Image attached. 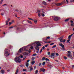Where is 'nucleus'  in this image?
Here are the masks:
<instances>
[{
  "label": "nucleus",
  "mask_w": 74,
  "mask_h": 74,
  "mask_svg": "<svg viewBox=\"0 0 74 74\" xmlns=\"http://www.w3.org/2000/svg\"><path fill=\"white\" fill-rule=\"evenodd\" d=\"M32 45H33L34 47H35V49L37 51L36 53H38L39 49H40V47H41V44L40 43V42L38 41H35L34 42L32 43L31 45L29 44L27 46L24 47L23 48H27V47H29V46H32Z\"/></svg>",
  "instance_id": "f257e3e1"
},
{
  "label": "nucleus",
  "mask_w": 74,
  "mask_h": 74,
  "mask_svg": "<svg viewBox=\"0 0 74 74\" xmlns=\"http://www.w3.org/2000/svg\"><path fill=\"white\" fill-rule=\"evenodd\" d=\"M14 61L16 63H21V60L19 59V57H16L14 58Z\"/></svg>",
  "instance_id": "f03ea898"
},
{
  "label": "nucleus",
  "mask_w": 74,
  "mask_h": 74,
  "mask_svg": "<svg viewBox=\"0 0 74 74\" xmlns=\"http://www.w3.org/2000/svg\"><path fill=\"white\" fill-rule=\"evenodd\" d=\"M53 18L54 19L55 21H58V20H59V18L56 16H53Z\"/></svg>",
  "instance_id": "7ed1b4c3"
},
{
  "label": "nucleus",
  "mask_w": 74,
  "mask_h": 74,
  "mask_svg": "<svg viewBox=\"0 0 74 74\" xmlns=\"http://www.w3.org/2000/svg\"><path fill=\"white\" fill-rule=\"evenodd\" d=\"M30 60H27V62H26V66L27 67L28 69H29V67H28V66H29V62L30 61Z\"/></svg>",
  "instance_id": "20e7f679"
},
{
  "label": "nucleus",
  "mask_w": 74,
  "mask_h": 74,
  "mask_svg": "<svg viewBox=\"0 0 74 74\" xmlns=\"http://www.w3.org/2000/svg\"><path fill=\"white\" fill-rule=\"evenodd\" d=\"M59 45L60 46V47H61L62 48H63L62 50L64 51V45H63L62 44H59Z\"/></svg>",
  "instance_id": "39448f33"
},
{
  "label": "nucleus",
  "mask_w": 74,
  "mask_h": 74,
  "mask_svg": "<svg viewBox=\"0 0 74 74\" xmlns=\"http://www.w3.org/2000/svg\"><path fill=\"white\" fill-rule=\"evenodd\" d=\"M8 20L6 21V25H8V22H10V18H8Z\"/></svg>",
  "instance_id": "423d86ee"
},
{
  "label": "nucleus",
  "mask_w": 74,
  "mask_h": 74,
  "mask_svg": "<svg viewBox=\"0 0 74 74\" xmlns=\"http://www.w3.org/2000/svg\"><path fill=\"white\" fill-rule=\"evenodd\" d=\"M10 54V53L8 52V51L5 52L4 53L5 56H9V55Z\"/></svg>",
  "instance_id": "0eeeda50"
},
{
  "label": "nucleus",
  "mask_w": 74,
  "mask_h": 74,
  "mask_svg": "<svg viewBox=\"0 0 74 74\" xmlns=\"http://www.w3.org/2000/svg\"><path fill=\"white\" fill-rule=\"evenodd\" d=\"M60 42H63L64 43L65 42V41H66V40L65 39H63L62 38L60 39Z\"/></svg>",
  "instance_id": "6e6552de"
},
{
  "label": "nucleus",
  "mask_w": 74,
  "mask_h": 74,
  "mask_svg": "<svg viewBox=\"0 0 74 74\" xmlns=\"http://www.w3.org/2000/svg\"><path fill=\"white\" fill-rule=\"evenodd\" d=\"M67 57H70V58L71 59L73 60V57H72V56H71V55L70 54H68L67 55Z\"/></svg>",
  "instance_id": "1a4fd4ad"
},
{
  "label": "nucleus",
  "mask_w": 74,
  "mask_h": 74,
  "mask_svg": "<svg viewBox=\"0 0 74 74\" xmlns=\"http://www.w3.org/2000/svg\"><path fill=\"white\" fill-rule=\"evenodd\" d=\"M54 55V53H51V55H50L51 58H54V57H55Z\"/></svg>",
  "instance_id": "9d476101"
},
{
  "label": "nucleus",
  "mask_w": 74,
  "mask_h": 74,
  "mask_svg": "<svg viewBox=\"0 0 74 74\" xmlns=\"http://www.w3.org/2000/svg\"><path fill=\"white\" fill-rule=\"evenodd\" d=\"M23 51V48H21L18 51L20 53H21V52H22V51Z\"/></svg>",
  "instance_id": "9b49d317"
},
{
  "label": "nucleus",
  "mask_w": 74,
  "mask_h": 74,
  "mask_svg": "<svg viewBox=\"0 0 74 74\" xmlns=\"http://www.w3.org/2000/svg\"><path fill=\"white\" fill-rule=\"evenodd\" d=\"M40 71H42L43 72H44L45 71V69H44L43 68H42L40 70Z\"/></svg>",
  "instance_id": "f8f14e48"
},
{
  "label": "nucleus",
  "mask_w": 74,
  "mask_h": 74,
  "mask_svg": "<svg viewBox=\"0 0 74 74\" xmlns=\"http://www.w3.org/2000/svg\"><path fill=\"white\" fill-rule=\"evenodd\" d=\"M29 68L30 69V71H32V70H33V68L32 67V66H30L29 67Z\"/></svg>",
  "instance_id": "ddd939ff"
},
{
  "label": "nucleus",
  "mask_w": 74,
  "mask_h": 74,
  "mask_svg": "<svg viewBox=\"0 0 74 74\" xmlns=\"http://www.w3.org/2000/svg\"><path fill=\"white\" fill-rule=\"evenodd\" d=\"M62 4H63L62 3H57L56 4V5H57L58 6H59V5H62Z\"/></svg>",
  "instance_id": "4468645a"
},
{
  "label": "nucleus",
  "mask_w": 74,
  "mask_h": 74,
  "mask_svg": "<svg viewBox=\"0 0 74 74\" xmlns=\"http://www.w3.org/2000/svg\"><path fill=\"white\" fill-rule=\"evenodd\" d=\"M1 74H4V70H2L1 71Z\"/></svg>",
  "instance_id": "2eb2a0df"
},
{
  "label": "nucleus",
  "mask_w": 74,
  "mask_h": 74,
  "mask_svg": "<svg viewBox=\"0 0 74 74\" xmlns=\"http://www.w3.org/2000/svg\"><path fill=\"white\" fill-rule=\"evenodd\" d=\"M18 57H19V58H23V55H22L21 54Z\"/></svg>",
  "instance_id": "dca6fc26"
},
{
  "label": "nucleus",
  "mask_w": 74,
  "mask_h": 74,
  "mask_svg": "<svg viewBox=\"0 0 74 74\" xmlns=\"http://www.w3.org/2000/svg\"><path fill=\"white\" fill-rule=\"evenodd\" d=\"M18 71H19V70L18 69H17L16 72L15 74H18Z\"/></svg>",
  "instance_id": "f3484780"
},
{
  "label": "nucleus",
  "mask_w": 74,
  "mask_h": 74,
  "mask_svg": "<svg viewBox=\"0 0 74 74\" xmlns=\"http://www.w3.org/2000/svg\"><path fill=\"white\" fill-rule=\"evenodd\" d=\"M38 16L39 17L41 16V12H39L38 13Z\"/></svg>",
  "instance_id": "a211bd4d"
},
{
  "label": "nucleus",
  "mask_w": 74,
  "mask_h": 74,
  "mask_svg": "<svg viewBox=\"0 0 74 74\" xmlns=\"http://www.w3.org/2000/svg\"><path fill=\"white\" fill-rule=\"evenodd\" d=\"M48 66L49 67H50V68H51V67H52V65L48 64Z\"/></svg>",
  "instance_id": "6ab92c4d"
},
{
  "label": "nucleus",
  "mask_w": 74,
  "mask_h": 74,
  "mask_svg": "<svg viewBox=\"0 0 74 74\" xmlns=\"http://www.w3.org/2000/svg\"><path fill=\"white\" fill-rule=\"evenodd\" d=\"M35 63V61H33L31 62V64H34Z\"/></svg>",
  "instance_id": "aec40b11"
},
{
  "label": "nucleus",
  "mask_w": 74,
  "mask_h": 74,
  "mask_svg": "<svg viewBox=\"0 0 74 74\" xmlns=\"http://www.w3.org/2000/svg\"><path fill=\"white\" fill-rule=\"evenodd\" d=\"M42 3L43 4H45V5H47V3L44 1H43Z\"/></svg>",
  "instance_id": "412c9836"
},
{
  "label": "nucleus",
  "mask_w": 74,
  "mask_h": 74,
  "mask_svg": "<svg viewBox=\"0 0 74 74\" xmlns=\"http://www.w3.org/2000/svg\"><path fill=\"white\" fill-rule=\"evenodd\" d=\"M23 55H25V56L27 55V53H26V52L23 53Z\"/></svg>",
  "instance_id": "4be33fe9"
},
{
  "label": "nucleus",
  "mask_w": 74,
  "mask_h": 74,
  "mask_svg": "<svg viewBox=\"0 0 74 74\" xmlns=\"http://www.w3.org/2000/svg\"><path fill=\"white\" fill-rule=\"evenodd\" d=\"M45 62H44L42 63V65H43V66H45Z\"/></svg>",
  "instance_id": "5701e85b"
},
{
  "label": "nucleus",
  "mask_w": 74,
  "mask_h": 74,
  "mask_svg": "<svg viewBox=\"0 0 74 74\" xmlns=\"http://www.w3.org/2000/svg\"><path fill=\"white\" fill-rule=\"evenodd\" d=\"M34 21L35 23L36 24L37 23V20H35Z\"/></svg>",
  "instance_id": "b1692460"
},
{
  "label": "nucleus",
  "mask_w": 74,
  "mask_h": 74,
  "mask_svg": "<svg viewBox=\"0 0 74 74\" xmlns=\"http://www.w3.org/2000/svg\"><path fill=\"white\" fill-rule=\"evenodd\" d=\"M41 12V10H38L36 11V13H38V12Z\"/></svg>",
  "instance_id": "393cba45"
},
{
  "label": "nucleus",
  "mask_w": 74,
  "mask_h": 74,
  "mask_svg": "<svg viewBox=\"0 0 74 74\" xmlns=\"http://www.w3.org/2000/svg\"><path fill=\"white\" fill-rule=\"evenodd\" d=\"M46 59V58H45L44 57H43V58H42V60H45Z\"/></svg>",
  "instance_id": "a878e982"
},
{
  "label": "nucleus",
  "mask_w": 74,
  "mask_h": 74,
  "mask_svg": "<svg viewBox=\"0 0 74 74\" xmlns=\"http://www.w3.org/2000/svg\"><path fill=\"white\" fill-rule=\"evenodd\" d=\"M38 73V70H36L35 71V74H37Z\"/></svg>",
  "instance_id": "bb28decb"
},
{
  "label": "nucleus",
  "mask_w": 74,
  "mask_h": 74,
  "mask_svg": "<svg viewBox=\"0 0 74 74\" xmlns=\"http://www.w3.org/2000/svg\"><path fill=\"white\" fill-rule=\"evenodd\" d=\"M45 60H46V61H49V60L48 59L46 58V59H45Z\"/></svg>",
  "instance_id": "cd10ccee"
},
{
  "label": "nucleus",
  "mask_w": 74,
  "mask_h": 74,
  "mask_svg": "<svg viewBox=\"0 0 74 74\" xmlns=\"http://www.w3.org/2000/svg\"><path fill=\"white\" fill-rule=\"evenodd\" d=\"M4 12H2L1 13V15H2V16L4 15Z\"/></svg>",
  "instance_id": "c85d7f7f"
},
{
  "label": "nucleus",
  "mask_w": 74,
  "mask_h": 74,
  "mask_svg": "<svg viewBox=\"0 0 74 74\" xmlns=\"http://www.w3.org/2000/svg\"><path fill=\"white\" fill-rule=\"evenodd\" d=\"M3 0H1L0 2V4H2V3H3Z\"/></svg>",
  "instance_id": "c756f323"
},
{
  "label": "nucleus",
  "mask_w": 74,
  "mask_h": 74,
  "mask_svg": "<svg viewBox=\"0 0 74 74\" xmlns=\"http://www.w3.org/2000/svg\"><path fill=\"white\" fill-rule=\"evenodd\" d=\"M70 2H71V3H73L74 2V0H70Z\"/></svg>",
  "instance_id": "7c9ffc66"
},
{
  "label": "nucleus",
  "mask_w": 74,
  "mask_h": 74,
  "mask_svg": "<svg viewBox=\"0 0 74 74\" xmlns=\"http://www.w3.org/2000/svg\"><path fill=\"white\" fill-rule=\"evenodd\" d=\"M28 23H30V24H32V22H31V21H28Z\"/></svg>",
  "instance_id": "2f4dec72"
},
{
  "label": "nucleus",
  "mask_w": 74,
  "mask_h": 74,
  "mask_svg": "<svg viewBox=\"0 0 74 74\" xmlns=\"http://www.w3.org/2000/svg\"><path fill=\"white\" fill-rule=\"evenodd\" d=\"M26 57H24V58L23 59V60H25V59H26Z\"/></svg>",
  "instance_id": "473e14b6"
},
{
  "label": "nucleus",
  "mask_w": 74,
  "mask_h": 74,
  "mask_svg": "<svg viewBox=\"0 0 74 74\" xmlns=\"http://www.w3.org/2000/svg\"><path fill=\"white\" fill-rule=\"evenodd\" d=\"M29 53H30L31 51H30V49H29V50H27Z\"/></svg>",
  "instance_id": "72a5a7b5"
},
{
  "label": "nucleus",
  "mask_w": 74,
  "mask_h": 74,
  "mask_svg": "<svg viewBox=\"0 0 74 74\" xmlns=\"http://www.w3.org/2000/svg\"><path fill=\"white\" fill-rule=\"evenodd\" d=\"M33 48H34L33 47V46H32L31 47H30V49H33Z\"/></svg>",
  "instance_id": "f704fd0d"
},
{
  "label": "nucleus",
  "mask_w": 74,
  "mask_h": 74,
  "mask_svg": "<svg viewBox=\"0 0 74 74\" xmlns=\"http://www.w3.org/2000/svg\"><path fill=\"white\" fill-rule=\"evenodd\" d=\"M47 54L49 55H51V52H48Z\"/></svg>",
  "instance_id": "c9c22d12"
},
{
  "label": "nucleus",
  "mask_w": 74,
  "mask_h": 74,
  "mask_svg": "<svg viewBox=\"0 0 74 74\" xmlns=\"http://www.w3.org/2000/svg\"><path fill=\"white\" fill-rule=\"evenodd\" d=\"M69 20V18H68V19H66L65 20V22H67V21H68Z\"/></svg>",
  "instance_id": "e433bc0d"
},
{
  "label": "nucleus",
  "mask_w": 74,
  "mask_h": 74,
  "mask_svg": "<svg viewBox=\"0 0 74 74\" xmlns=\"http://www.w3.org/2000/svg\"><path fill=\"white\" fill-rule=\"evenodd\" d=\"M13 27H14V26L10 27H9V29H12Z\"/></svg>",
  "instance_id": "4c0bfd02"
},
{
  "label": "nucleus",
  "mask_w": 74,
  "mask_h": 74,
  "mask_svg": "<svg viewBox=\"0 0 74 74\" xmlns=\"http://www.w3.org/2000/svg\"><path fill=\"white\" fill-rule=\"evenodd\" d=\"M64 59H65V60H66V59H67V57L66 56H64Z\"/></svg>",
  "instance_id": "58836bf2"
},
{
  "label": "nucleus",
  "mask_w": 74,
  "mask_h": 74,
  "mask_svg": "<svg viewBox=\"0 0 74 74\" xmlns=\"http://www.w3.org/2000/svg\"><path fill=\"white\" fill-rule=\"evenodd\" d=\"M70 39H69L67 40V42H69V41H70Z\"/></svg>",
  "instance_id": "ea45409f"
},
{
  "label": "nucleus",
  "mask_w": 74,
  "mask_h": 74,
  "mask_svg": "<svg viewBox=\"0 0 74 74\" xmlns=\"http://www.w3.org/2000/svg\"><path fill=\"white\" fill-rule=\"evenodd\" d=\"M56 47V45H54V46L52 47V48H55V47Z\"/></svg>",
  "instance_id": "a19ab883"
},
{
  "label": "nucleus",
  "mask_w": 74,
  "mask_h": 74,
  "mask_svg": "<svg viewBox=\"0 0 74 74\" xmlns=\"http://www.w3.org/2000/svg\"><path fill=\"white\" fill-rule=\"evenodd\" d=\"M36 55H37V54H36V53H34V54H33V56H36Z\"/></svg>",
  "instance_id": "79ce46f5"
},
{
  "label": "nucleus",
  "mask_w": 74,
  "mask_h": 74,
  "mask_svg": "<svg viewBox=\"0 0 74 74\" xmlns=\"http://www.w3.org/2000/svg\"><path fill=\"white\" fill-rule=\"evenodd\" d=\"M41 15L42 16H45V15H44V14H41Z\"/></svg>",
  "instance_id": "37998d69"
},
{
  "label": "nucleus",
  "mask_w": 74,
  "mask_h": 74,
  "mask_svg": "<svg viewBox=\"0 0 74 74\" xmlns=\"http://www.w3.org/2000/svg\"><path fill=\"white\" fill-rule=\"evenodd\" d=\"M67 52L68 53H69V54L71 53V52L70 51H67Z\"/></svg>",
  "instance_id": "c03bdc74"
},
{
  "label": "nucleus",
  "mask_w": 74,
  "mask_h": 74,
  "mask_svg": "<svg viewBox=\"0 0 74 74\" xmlns=\"http://www.w3.org/2000/svg\"><path fill=\"white\" fill-rule=\"evenodd\" d=\"M44 49H45V47L43 46L42 47V50L43 49V50H44Z\"/></svg>",
  "instance_id": "a18cd8bd"
},
{
  "label": "nucleus",
  "mask_w": 74,
  "mask_h": 74,
  "mask_svg": "<svg viewBox=\"0 0 74 74\" xmlns=\"http://www.w3.org/2000/svg\"><path fill=\"white\" fill-rule=\"evenodd\" d=\"M48 45H45V47H48Z\"/></svg>",
  "instance_id": "49530a36"
},
{
  "label": "nucleus",
  "mask_w": 74,
  "mask_h": 74,
  "mask_svg": "<svg viewBox=\"0 0 74 74\" xmlns=\"http://www.w3.org/2000/svg\"><path fill=\"white\" fill-rule=\"evenodd\" d=\"M45 14V12L44 11H42V13L41 14Z\"/></svg>",
  "instance_id": "de8ad7c7"
},
{
  "label": "nucleus",
  "mask_w": 74,
  "mask_h": 74,
  "mask_svg": "<svg viewBox=\"0 0 74 74\" xmlns=\"http://www.w3.org/2000/svg\"><path fill=\"white\" fill-rule=\"evenodd\" d=\"M54 44V43H53L50 44V45H53Z\"/></svg>",
  "instance_id": "09e8293b"
},
{
  "label": "nucleus",
  "mask_w": 74,
  "mask_h": 74,
  "mask_svg": "<svg viewBox=\"0 0 74 74\" xmlns=\"http://www.w3.org/2000/svg\"><path fill=\"white\" fill-rule=\"evenodd\" d=\"M47 39H49V38H50V37L48 36V37H47Z\"/></svg>",
  "instance_id": "8fccbe9b"
},
{
  "label": "nucleus",
  "mask_w": 74,
  "mask_h": 74,
  "mask_svg": "<svg viewBox=\"0 0 74 74\" xmlns=\"http://www.w3.org/2000/svg\"><path fill=\"white\" fill-rule=\"evenodd\" d=\"M42 49H41L40 52V53H41V52H42Z\"/></svg>",
  "instance_id": "3c124183"
},
{
  "label": "nucleus",
  "mask_w": 74,
  "mask_h": 74,
  "mask_svg": "<svg viewBox=\"0 0 74 74\" xmlns=\"http://www.w3.org/2000/svg\"><path fill=\"white\" fill-rule=\"evenodd\" d=\"M23 71H27V70H26V69H23Z\"/></svg>",
  "instance_id": "603ef678"
},
{
  "label": "nucleus",
  "mask_w": 74,
  "mask_h": 74,
  "mask_svg": "<svg viewBox=\"0 0 74 74\" xmlns=\"http://www.w3.org/2000/svg\"><path fill=\"white\" fill-rule=\"evenodd\" d=\"M41 63H39V66H41Z\"/></svg>",
  "instance_id": "864d4df0"
},
{
  "label": "nucleus",
  "mask_w": 74,
  "mask_h": 74,
  "mask_svg": "<svg viewBox=\"0 0 74 74\" xmlns=\"http://www.w3.org/2000/svg\"><path fill=\"white\" fill-rule=\"evenodd\" d=\"M56 56H58L59 55V54H58V53H56Z\"/></svg>",
  "instance_id": "5fc2aeb1"
},
{
  "label": "nucleus",
  "mask_w": 74,
  "mask_h": 74,
  "mask_svg": "<svg viewBox=\"0 0 74 74\" xmlns=\"http://www.w3.org/2000/svg\"><path fill=\"white\" fill-rule=\"evenodd\" d=\"M71 26H73V24H71Z\"/></svg>",
  "instance_id": "6e6d98bb"
},
{
  "label": "nucleus",
  "mask_w": 74,
  "mask_h": 74,
  "mask_svg": "<svg viewBox=\"0 0 74 74\" xmlns=\"http://www.w3.org/2000/svg\"><path fill=\"white\" fill-rule=\"evenodd\" d=\"M12 24V23L11 22H9V24L10 25H11Z\"/></svg>",
  "instance_id": "4d7b16f0"
},
{
  "label": "nucleus",
  "mask_w": 74,
  "mask_h": 74,
  "mask_svg": "<svg viewBox=\"0 0 74 74\" xmlns=\"http://www.w3.org/2000/svg\"><path fill=\"white\" fill-rule=\"evenodd\" d=\"M12 23H14V20H12Z\"/></svg>",
  "instance_id": "13d9d810"
},
{
  "label": "nucleus",
  "mask_w": 74,
  "mask_h": 74,
  "mask_svg": "<svg viewBox=\"0 0 74 74\" xmlns=\"http://www.w3.org/2000/svg\"><path fill=\"white\" fill-rule=\"evenodd\" d=\"M42 40H43V41H45V40H47V39H42Z\"/></svg>",
  "instance_id": "bf43d9fd"
},
{
  "label": "nucleus",
  "mask_w": 74,
  "mask_h": 74,
  "mask_svg": "<svg viewBox=\"0 0 74 74\" xmlns=\"http://www.w3.org/2000/svg\"><path fill=\"white\" fill-rule=\"evenodd\" d=\"M48 43L49 44H50L51 43V41H49V42H48Z\"/></svg>",
  "instance_id": "052dcab7"
},
{
  "label": "nucleus",
  "mask_w": 74,
  "mask_h": 74,
  "mask_svg": "<svg viewBox=\"0 0 74 74\" xmlns=\"http://www.w3.org/2000/svg\"><path fill=\"white\" fill-rule=\"evenodd\" d=\"M28 19H29V20H33V19H32V18H29Z\"/></svg>",
  "instance_id": "680f3d73"
},
{
  "label": "nucleus",
  "mask_w": 74,
  "mask_h": 74,
  "mask_svg": "<svg viewBox=\"0 0 74 74\" xmlns=\"http://www.w3.org/2000/svg\"><path fill=\"white\" fill-rule=\"evenodd\" d=\"M34 70H35V69H36V66H34Z\"/></svg>",
  "instance_id": "e2e57ef3"
},
{
  "label": "nucleus",
  "mask_w": 74,
  "mask_h": 74,
  "mask_svg": "<svg viewBox=\"0 0 74 74\" xmlns=\"http://www.w3.org/2000/svg\"><path fill=\"white\" fill-rule=\"evenodd\" d=\"M21 67H23V65H20Z\"/></svg>",
  "instance_id": "0e129e2a"
},
{
  "label": "nucleus",
  "mask_w": 74,
  "mask_h": 74,
  "mask_svg": "<svg viewBox=\"0 0 74 74\" xmlns=\"http://www.w3.org/2000/svg\"><path fill=\"white\" fill-rule=\"evenodd\" d=\"M66 1L67 3H69V1H68L67 0H66Z\"/></svg>",
  "instance_id": "69168bd1"
},
{
  "label": "nucleus",
  "mask_w": 74,
  "mask_h": 74,
  "mask_svg": "<svg viewBox=\"0 0 74 74\" xmlns=\"http://www.w3.org/2000/svg\"><path fill=\"white\" fill-rule=\"evenodd\" d=\"M10 71V70H8L7 71L8 72H9V71Z\"/></svg>",
  "instance_id": "338daca9"
},
{
  "label": "nucleus",
  "mask_w": 74,
  "mask_h": 74,
  "mask_svg": "<svg viewBox=\"0 0 74 74\" xmlns=\"http://www.w3.org/2000/svg\"><path fill=\"white\" fill-rule=\"evenodd\" d=\"M71 23H73V21H71Z\"/></svg>",
  "instance_id": "774afa93"
}]
</instances>
